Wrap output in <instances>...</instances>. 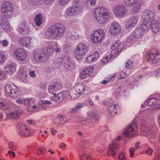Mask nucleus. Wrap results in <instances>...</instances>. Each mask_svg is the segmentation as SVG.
Returning <instances> with one entry per match:
<instances>
[{
  "label": "nucleus",
  "instance_id": "10",
  "mask_svg": "<svg viewBox=\"0 0 160 160\" xmlns=\"http://www.w3.org/2000/svg\"><path fill=\"white\" fill-rule=\"evenodd\" d=\"M13 54L17 60L21 62L25 61L28 58L27 51L22 48H18L15 49Z\"/></svg>",
  "mask_w": 160,
  "mask_h": 160
},
{
  "label": "nucleus",
  "instance_id": "62",
  "mask_svg": "<svg viewBox=\"0 0 160 160\" xmlns=\"http://www.w3.org/2000/svg\"><path fill=\"white\" fill-rule=\"evenodd\" d=\"M61 125L65 123L67 121V118L64 117H60Z\"/></svg>",
  "mask_w": 160,
  "mask_h": 160
},
{
  "label": "nucleus",
  "instance_id": "59",
  "mask_svg": "<svg viewBox=\"0 0 160 160\" xmlns=\"http://www.w3.org/2000/svg\"><path fill=\"white\" fill-rule=\"evenodd\" d=\"M115 77V74L113 75H109L107 76L106 78L108 81H113Z\"/></svg>",
  "mask_w": 160,
  "mask_h": 160
},
{
  "label": "nucleus",
  "instance_id": "27",
  "mask_svg": "<svg viewBox=\"0 0 160 160\" xmlns=\"http://www.w3.org/2000/svg\"><path fill=\"white\" fill-rule=\"evenodd\" d=\"M99 57V53L98 52L96 51L93 54L88 55L86 58L85 60L87 62L90 63L92 62H95Z\"/></svg>",
  "mask_w": 160,
  "mask_h": 160
},
{
  "label": "nucleus",
  "instance_id": "53",
  "mask_svg": "<svg viewBox=\"0 0 160 160\" xmlns=\"http://www.w3.org/2000/svg\"><path fill=\"white\" fill-rule=\"evenodd\" d=\"M118 160H127L125 153L120 152L118 155Z\"/></svg>",
  "mask_w": 160,
  "mask_h": 160
},
{
  "label": "nucleus",
  "instance_id": "36",
  "mask_svg": "<svg viewBox=\"0 0 160 160\" xmlns=\"http://www.w3.org/2000/svg\"><path fill=\"white\" fill-rule=\"evenodd\" d=\"M85 105V104L84 103H78L74 107L72 108L71 112L72 113H75L80 110Z\"/></svg>",
  "mask_w": 160,
  "mask_h": 160
},
{
  "label": "nucleus",
  "instance_id": "38",
  "mask_svg": "<svg viewBox=\"0 0 160 160\" xmlns=\"http://www.w3.org/2000/svg\"><path fill=\"white\" fill-rule=\"evenodd\" d=\"M11 105L8 103H5L0 100V108L1 109L5 110L8 109L10 108Z\"/></svg>",
  "mask_w": 160,
  "mask_h": 160
},
{
  "label": "nucleus",
  "instance_id": "50",
  "mask_svg": "<svg viewBox=\"0 0 160 160\" xmlns=\"http://www.w3.org/2000/svg\"><path fill=\"white\" fill-rule=\"evenodd\" d=\"M20 82L22 83H26L28 82L27 75L18 76Z\"/></svg>",
  "mask_w": 160,
  "mask_h": 160
},
{
  "label": "nucleus",
  "instance_id": "8",
  "mask_svg": "<svg viewBox=\"0 0 160 160\" xmlns=\"http://www.w3.org/2000/svg\"><path fill=\"white\" fill-rule=\"evenodd\" d=\"M104 35L103 30L98 29L92 32L91 36V41L94 43H100L103 39Z\"/></svg>",
  "mask_w": 160,
  "mask_h": 160
},
{
  "label": "nucleus",
  "instance_id": "44",
  "mask_svg": "<svg viewBox=\"0 0 160 160\" xmlns=\"http://www.w3.org/2000/svg\"><path fill=\"white\" fill-rule=\"evenodd\" d=\"M34 102V100L32 98L24 99V104L27 106H28L33 103Z\"/></svg>",
  "mask_w": 160,
  "mask_h": 160
},
{
  "label": "nucleus",
  "instance_id": "24",
  "mask_svg": "<svg viewBox=\"0 0 160 160\" xmlns=\"http://www.w3.org/2000/svg\"><path fill=\"white\" fill-rule=\"evenodd\" d=\"M123 48V44H121V42L119 40L116 41L111 47V48L112 49V52H114L116 53L121 51Z\"/></svg>",
  "mask_w": 160,
  "mask_h": 160
},
{
  "label": "nucleus",
  "instance_id": "64",
  "mask_svg": "<svg viewBox=\"0 0 160 160\" xmlns=\"http://www.w3.org/2000/svg\"><path fill=\"white\" fill-rule=\"evenodd\" d=\"M153 160H160V153H156Z\"/></svg>",
  "mask_w": 160,
  "mask_h": 160
},
{
  "label": "nucleus",
  "instance_id": "57",
  "mask_svg": "<svg viewBox=\"0 0 160 160\" xmlns=\"http://www.w3.org/2000/svg\"><path fill=\"white\" fill-rule=\"evenodd\" d=\"M135 150V148H130L129 149V152L130 153L129 156L131 158H133L134 157V152Z\"/></svg>",
  "mask_w": 160,
  "mask_h": 160
},
{
  "label": "nucleus",
  "instance_id": "33",
  "mask_svg": "<svg viewBox=\"0 0 160 160\" xmlns=\"http://www.w3.org/2000/svg\"><path fill=\"white\" fill-rule=\"evenodd\" d=\"M108 112L111 116H113L116 114L117 111L116 105L113 104L110 105L108 108Z\"/></svg>",
  "mask_w": 160,
  "mask_h": 160
},
{
  "label": "nucleus",
  "instance_id": "6",
  "mask_svg": "<svg viewBox=\"0 0 160 160\" xmlns=\"http://www.w3.org/2000/svg\"><path fill=\"white\" fill-rule=\"evenodd\" d=\"M139 134L137 125L133 122L129 125L124 132V135L129 138L136 137Z\"/></svg>",
  "mask_w": 160,
  "mask_h": 160
},
{
  "label": "nucleus",
  "instance_id": "21",
  "mask_svg": "<svg viewBox=\"0 0 160 160\" xmlns=\"http://www.w3.org/2000/svg\"><path fill=\"white\" fill-rule=\"evenodd\" d=\"M138 20L139 18L138 16H132L126 22L125 27L128 29L133 28L137 25Z\"/></svg>",
  "mask_w": 160,
  "mask_h": 160
},
{
  "label": "nucleus",
  "instance_id": "26",
  "mask_svg": "<svg viewBox=\"0 0 160 160\" xmlns=\"http://www.w3.org/2000/svg\"><path fill=\"white\" fill-rule=\"evenodd\" d=\"M158 99L156 98H152L146 100L145 102L146 105L148 106H156V109L160 108V105L157 104Z\"/></svg>",
  "mask_w": 160,
  "mask_h": 160
},
{
  "label": "nucleus",
  "instance_id": "41",
  "mask_svg": "<svg viewBox=\"0 0 160 160\" xmlns=\"http://www.w3.org/2000/svg\"><path fill=\"white\" fill-rule=\"evenodd\" d=\"M94 67L92 65H89L84 69L87 75L88 76L92 75L93 70Z\"/></svg>",
  "mask_w": 160,
  "mask_h": 160
},
{
  "label": "nucleus",
  "instance_id": "45",
  "mask_svg": "<svg viewBox=\"0 0 160 160\" xmlns=\"http://www.w3.org/2000/svg\"><path fill=\"white\" fill-rule=\"evenodd\" d=\"M41 0H28V3L32 6L37 5L39 4Z\"/></svg>",
  "mask_w": 160,
  "mask_h": 160
},
{
  "label": "nucleus",
  "instance_id": "11",
  "mask_svg": "<svg viewBox=\"0 0 160 160\" xmlns=\"http://www.w3.org/2000/svg\"><path fill=\"white\" fill-rule=\"evenodd\" d=\"M17 128L18 133L20 137L23 138H26L29 137L30 131L29 128L24 124L19 123L17 125Z\"/></svg>",
  "mask_w": 160,
  "mask_h": 160
},
{
  "label": "nucleus",
  "instance_id": "42",
  "mask_svg": "<svg viewBox=\"0 0 160 160\" xmlns=\"http://www.w3.org/2000/svg\"><path fill=\"white\" fill-rule=\"evenodd\" d=\"M87 114L88 116L91 119H93L95 120L98 119V115L92 111L88 112Z\"/></svg>",
  "mask_w": 160,
  "mask_h": 160
},
{
  "label": "nucleus",
  "instance_id": "63",
  "mask_svg": "<svg viewBox=\"0 0 160 160\" xmlns=\"http://www.w3.org/2000/svg\"><path fill=\"white\" fill-rule=\"evenodd\" d=\"M153 151V149L152 148L148 147L146 150V153L149 155H151Z\"/></svg>",
  "mask_w": 160,
  "mask_h": 160
},
{
  "label": "nucleus",
  "instance_id": "22",
  "mask_svg": "<svg viewBox=\"0 0 160 160\" xmlns=\"http://www.w3.org/2000/svg\"><path fill=\"white\" fill-rule=\"evenodd\" d=\"M4 69L6 74L12 75L16 71V65L12 62L7 64L4 67Z\"/></svg>",
  "mask_w": 160,
  "mask_h": 160
},
{
  "label": "nucleus",
  "instance_id": "3",
  "mask_svg": "<svg viewBox=\"0 0 160 160\" xmlns=\"http://www.w3.org/2000/svg\"><path fill=\"white\" fill-rule=\"evenodd\" d=\"M65 30L64 26L61 24H56L48 28L46 32L47 38L54 39L58 37L62 36Z\"/></svg>",
  "mask_w": 160,
  "mask_h": 160
},
{
  "label": "nucleus",
  "instance_id": "35",
  "mask_svg": "<svg viewBox=\"0 0 160 160\" xmlns=\"http://www.w3.org/2000/svg\"><path fill=\"white\" fill-rule=\"evenodd\" d=\"M0 26L5 31H8L10 29V24L7 21L5 20L4 21L2 19Z\"/></svg>",
  "mask_w": 160,
  "mask_h": 160
},
{
  "label": "nucleus",
  "instance_id": "52",
  "mask_svg": "<svg viewBox=\"0 0 160 160\" xmlns=\"http://www.w3.org/2000/svg\"><path fill=\"white\" fill-rule=\"evenodd\" d=\"M81 160H91V157L88 154H83L81 157Z\"/></svg>",
  "mask_w": 160,
  "mask_h": 160
},
{
  "label": "nucleus",
  "instance_id": "40",
  "mask_svg": "<svg viewBox=\"0 0 160 160\" xmlns=\"http://www.w3.org/2000/svg\"><path fill=\"white\" fill-rule=\"evenodd\" d=\"M65 68L68 70H71L75 68L73 63L70 61H67L65 66Z\"/></svg>",
  "mask_w": 160,
  "mask_h": 160
},
{
  "label": "nucleus",
  "instance_id": "12",
  "mask_svg": "<svg viewBox=\"0 0 160 160\" xmlns=\"http://www.w3.org/2000/svg\"><path fill=\"white\" fill-rule=\"evenodd\" d=\"M140 125V132L144 136H149L153 133L156 128L155 125L147 127L145 124L143 122H141Z\"/></svg>",
  "mask_w": 160,
  "mask_h": 160
},
{
  "label": "nucleus",
  "instance_id": "5",
  "mask_svg": "<svg viewBox=\"0 0 160 160\" xmlns=\"http://www.w3.org/2000/svg\"><path fill=\"white\" fill-rule=\"evenodd\" d=\"M13 8L11 3L9 1H5L1 7V11L3 17L6 18H9L12 15Z\"/></svg>",
  "mask_w": 160,
  "mask_h": 160
},
{
  "label": "nucleus",
  "instance_id": "14",
  "mask_svg": "<svg viewBox=\"0 0 160 160\" xmlns=\"http://www.w3.org/2000/svg\"><path fill=\"white\" fill-rule=\"evenodd\" d=\"M124 2L126 6H134L132 10L134 12H137L139 10L142 3L139 0H124Z\"/></svg>",
  "mask_w": 160,
  "mask_h": 160
},
{
  "label": "nucleus",
  "instance_id": "2",
  "mask_svg": "<svg viewBox=\"0 0 160 160\" xmlns=\"http://www.w3.org/2000/svg\"><path fill=\"white\" fill-rule=\"evenodd\" d=\"M91 92L90 88L81 82L77 83L70 91L69 95L72 99H75L82 94L88 95Z\"/></svg>",
  "mask_w": 160,
  "mask_h": 160
},
{
  "label": "nucleus",
  "instance_id": "15",
  "mask_svg": "<svg viewBox=\"0 0 160 160\" xmlns=\"http://www.w3.org/2000/svg\"><path fill=\"white\" fill-rule=\"evenodd\" d=\"M113 12L115 15L120 17L126 15L127 12L126 7L122 4L115 6Z\"/></svg>",
  "mask_w": 160,
  "mask_h": 160
},
{
  "label": "nucleus",
  "instance_id": "16",
  "mask_svg": "<svg viewBox=\"0 0 160 160\" xmlns=\"http://www.w3.org/2000/svg\"><path fill=\"white\" fill-rule=\"evenodd\" d=\"M142 17L143 20L151 23L154 22V20H156L154 18V13L149 10H146L143 12L142 14Z\"/></svg>",
  "mask_w": 160,
  "mask_h": 160
},
{
  "label": "nucleus",
  "instance_id": "28",
  "mask_svg": "<svg viewBox=\"0 0 160 160\" xmlns=\"http://www.w3.org/2000/svg\"><path fill=\"white\" fill-rule=\"evenodd\" d=\"M145 32L140 28H135L132 33V36L136 38H142Z\"/></svg>",
  "mask_w": 160,
  "mask_h": 160
},
{
  "label": "nucleus",
  "instance_id": "58",
  "mask_svg": "<svg viewBox=\"0 0 160 160\" xmlns=\"http://www.w3.org/2000/svg\"><path fill=\"white\" fill-rule=\"evenodd\" d=\"M55 46V47L54 49V50L57 53L61 52L62 50L59 46L58 45L57 43H56Z\"/></svg>",
  "mask_w": 160,
  "mask_h": 160
},
{
  "label": "nucleus",
  "instance_id": "23",
  "mask_svg": "<svg viewBox=\"0 0 160 160\" xmlns=\"http://www.w3.org/2000/svg\"><path fill=\"white\" fill-rule=\"evenodd\" d=\"M159 55V53L158 52L153 53L150 52L149 53H147V55L146 56V57L148 60H150L152 63L154 64L158 61L159 59L157 56Z\"/></svg>",
  "mask_w": 160,
  "mask_h": 160
},
{
  "label": "nucleus",
  "instance_id": "47",
  "mask_svg": "<svg viewBox=\"0 0 160 160\" xmlns=\"http://www.w3.org/2000/svg\"><path fill=\"white\" fill-rule=\"evenodd\" d=\"M6 59V56L3 52L0 51V64L3 63Z\"/></svg>",
  "mask_w": 160,
  "mask_h": 160
},
{
  "label": "nucleus",
  "instance_id": "7",
  "mask_svg": "<svg viewBox=\"0 0 160 160\" xmlns=\"http://www.w3.org/2000/svg\"><path fill=\"white\" fill-rule=\"evenodd\" d=\"M88 52V48L84 43H79L74 51L75 58L78 60H81L83 56H84Z\"/></svg>",
  "mask_w": 160,
  "mask_h": 160
},
{
  "label": "nucleus",
  "instance_id": "9",
  "mask_svg": "<svg viewBox=\"0 0 160 160\" xmlns=\"http://www.w3.org/2000/svg\"><path fill=\"white\" fill-rule=\"evenodd\" d=\"M32 55L33 61L36 63L45 62L48 60L47 54L41 50H35L33 52Z\"/></svg>",
  "mask_w": 160,
  "mask_h": 160
},
{
  "label": "nucleus",
  "instance_id": "54",
  "mask_svg": "<svg viewBox=\"0 0 160 160\" xmlns=\"http://www.w3.org/2000/svg\"><path fill=\"white\" fill-rule=\"evenodd\" d=\"M126 67L127 68L132 69L133 68L132 63L131 61L128 60L126 62Z\"/></svg>",
  "mask_w": 160,
  "mask_h": 160
},
{
  "label": "nucleus",
  "instance_id": "17",
  "mask_svg": "<svg viewBox=\"0 0 160 160\" xmlns=\"http://www.w3.org/2000/svg\"><path fill=\"white\" fill-rule=\"evenodd\" d=\"M121 31V27L120 25L116 22H114L111 24L109 32L112 35L115 36L118 34Z\"/></svg>",
  "mask_w": 160,
  "mask_h": 160
},
{
  "label": "nucleus",
  "instance_id": "18",
  "mask_svg": "<svg viewBox=\"0 0 160 160\" xmlns=\"http://www.w3.org/2000/svg\"><path fill=\"white\" fill-rule=\"evenodd\" d=\"M119 147V145L116 141L113 142L109 145L107 152V154L112 156H115Z\"/></svg>",
  "mask_w": 160,
  "mask_h": 160
},
{
  "label": "nucleus",
  "instance_id": "61",
  "mask_svg": "<svg viewBox=\"0 0 160 160\" xmlns=\"http://www.w3.org/2000/svg\"><path fill=\"white\" fill-rule=\"evenodd\" d=\"M53 122L56 125H61L60 117L55 118L53 120Z\"/></svg>",
  "mask_w": 160,
  "mask_h": 160
},
{
  "label": "nucleus",
  "instance_id": "51",
  "mask_svg": "<svg viewBox=\"0 0 160 160\" xmlns=\"http://www.w3.org/2000/svg\"><path fill=\"white\" fill-rule=\"evenodd\" d=\"M46 151V150L43 148H39L37 150V154L38 155L40 156L42 154H44Z\"/></svg>",
  "mask_w": 160,
  "mask_h": 160
},
{
  "label": "nucleus",
  "instance_id": "1",
  "mask_svg": "<svg viewBox=\"0 0 160 160\" xmlns=\"http://www.w3.org/2000/svg\"><path fill=\"white\" fill-rule=\"evenodd\" d=\"M94 18L97 23L100 24L106 23L110 18L109 11L105 7H98L94 11Z\"/></svg>",
  "mask_w": 160,
  "mask_h": 160
},
{
  "label": "nucleus",
  "instance_id": "55",
  "mask_svg": "<svg viewBox=\"0 0 160 160\" xmlns=\"http://www.w3.org/2000/svg\"><path fill=\"white\" fill-rule=\"evenodd\" d=\"M88 77V76L87 75L86 72L84 70L83 71L81 72L79 74L80 78L82 79H85Z\"/></svg>",
  "mask_w": 160,
  "mask_h": 160
},
{
  "label": "nucleus",
  "instance_id": "49",
  "mask_svg": "<svg viewBox=\"0 0 160 160\" xmlns=\"http://www.w3.org/2000/svg\"><path fill=\"white\" fill-rule=\"evenodd\" d=\"M20 82L22 83H26L28 82L27 75L18 76Z\"/></svg>",
  "mask_w": 160,
  "mask_h": 160
},
{
  "label": "nucleus",
  "instance_id": "34",
  "mask_svg": "<svg viewBox=\"0 0 160 160\" xmlns=\"http://www.w3.org/2000/svg\"><path fill=\"white\" fill-rule=\"evenodd\" d=\"M34 20L37 25L40 26L42 23L43 18L42 15L39 13L35 17Z\"/></svg>",
  "mask_w": 160,
  "mask_h": 160
},
{
  "label": "nucleus",
  "instance_id": "31",
  "mask_svg": "<svg viewBox=\"0 0 160 160\" xmlns=\"http://www.w3.org/2000/svg\"><path fill=\"white\" fill-rule=\"evenodd\" d=\"M6 115L8 118L17 119L19 118L20 114L18 111H14L7 112Z\"/></svg>",
  "mask_w": 160,
  "mask_h": 160
},
{
  "label": "nucleus",
  "instance_id": "20",
  "mask_svg": "<svg viewBox=\"0 0 160 160\" xmlns=\"http://www.w3.org/2000/svg\"><path fill=\"white\" fill-rule=\"evenodd\" d=\"M32 38L30 36H27L20 38L18 42L20 44L28 49H30L31 47V41Z\"/></svg>",
  "mask_w": 160,
  "mask_h": 160
},
{
  "label": "nucleus",
  "instance_id": "25",
  "mask_svg": "<svg viewBox=\"0 0 160 160\" xmlns=\"http://www.w3.org/2000/svg\"><path fill=\"white\" fill-rule=\"evenodd\" d=\"M66 97L65 92L58 93L57 95L54 94L52 98V101L57 103L60 102Z\"/></svg>",
  "mask_w": 160,
  "mask_h": 160
},
{
  "label": "nucleus",
  "instance_id": "60",
  "mask_svg": "<svg viewBox=\"0 0 160 160\" xmlns=\"http://www.w3.org/2000/svg\"><path fill=\"white\" fill-rule=\"evenodd\" d=\"M72 39L74 40L77 39L79 37V34L75 32L72 31Z\"/></svg>",
  "mask_w": 160,
  "mask_h": 160
},
{
  "label": "nucleus",
  "instance_id": "29",
  "mask_svg": "<svg viewBox=\"0 0 160 160\" xmlns=\"http://www.w3.org/2000/svg\"><path fill=\"white\" fill-rule=\"evenodd\" d=\"M61 88V84L58 82L54 83L49 86L48 89L49 93L54 95V92L58 91Z\"/></svg>",
  "mask_w": 160,
  "mask_h": 160
},
{
  "label": "nucleus",
  "instance_id": "39",
  "mask_svg": "<svg viewBox=\"0 0 160 160\" xmlns=\"http://www.w3.org/2000/svg\"><path fill=\"white\" fill-rule=\"evenodd\" d=\"M27 68L25 67L22 66L20 67L18 72V76L27 75Z\"/></svg>",
  "mask_w": 160,
  "mask_h": 160
},
{
  "label": "nucleus",
  "instance_id": "48",
  "mask_svg": "<svg viewBox=\"0 0 160 160\" xmlns=\"http://www.w3.org/2000/svg\"><path fill=\"white\" fill-rule=\"evenodd\" d=\"M71 0H58V4L61 6H63L68 4Z\"/></svg>",
  "mask_w": 160,
  "mask_h": 160
},
{
  "label": "nucleus",
  "instance_id": "32",
  "mask_svg": "<svg viewBox=\"0 0 160 160\" xmlns=\"http://www.w3.org/2000/svg\"><path fill=\"white\" fill-rule=\"evenodd\" d=\"M151 23L145 21L143 20L142 23L140 27L142 31L144 32L148 30L150 28Z\"/></svg>",
  "mask_w": 160,
  "mask_h": 160
},
{
  "label": "nucleus",
  "instance_id": "46",
  "mask_svg": "<svg viewBox=\"0 0 160 160\" xmlns=\"http://www.w3.org/2000/svg\"><path fill=\"white\" fill-rule=\"evenodd\" d=\"M7 78L6 72L5 71L0 70V80H5Z\"/></svg>",
  "mask_w": 160,
  "mask_h": 160
},
{
  "label": "nucleus",
  "instance_id": "13",
  "mask_svg": "<svg viewBox=\"0 0 160 160\" xmlns=\"http://www.w3.org/2000/svg\"><path fill=\"white\" fill-rule=\"evenodd\" d=\"M82 11V7L81 6L72 5L67 9L66 13L68 16H72L79 14Z\"/></svg>",
  "mask_w": 160,
  "mask_h": 160
},
{
  "label": "nucleus",
  "instance_id": "43",
  "mask_svg": "<svg viewBox=\"0 0 160 160\" xmlns=\"http://www.w3.org/2000/svg\"><path fill=\"white\" fill-rule=\"evenodd\" d=\"M53 47L52 44H49L48 46L46 48V51L47 53H46L47 55H52L54 52Z\"/></svg>",
  "mask_w": 160,
  "mask_h": 160
},
{
  "label": "nucleus",
  "instance_id": "4",
  "mask_svg": "<svg viewBox=\"0 0 160 160\" xmlns=\"http://www.w3.org/2000/svg\"><path fill=\"white\" fill-rule=\"evenodd\" d=\"M5 95L8 97L16 98L19 96L21 93V89L13 84H6L4 87Z\"/></svg>",
  "mask_w": 160,
  "mask_h": 160
},
{
  "label": "nucleus",
  "instance_id": "19",
  "mask_svg": "<svg viewBox=\"0 0 160 160\" xmlns=\"http://www.w3.org/2000/svg\"><path fill=\"white\" fill-rule=\"evenodd\" d=\"M18 29L19 33L22 35L27 34L29 32V29L28 23L26 21H23L19 25Z\"/></svg>",
  "mask_w": 160,
  "mask_h": 160
},
{
  "label": "nucleus",
  "instance_id": "37",
  "mask_svg": "<svg viewBox=\"0 0 160 160\" xmlns=\"http://www.w3.org/2000/svg\"><path fill=\"white\" fill-rule=\"evenodd\" d=\"M92 120L91 119H84L82 120L81 121V123L83 125H87L89 128L93 127V125L91 122Z\"/></svg>",
  "mask_w": 160,
  "mask_h": 160
},
{
  "label": "nucleus",
  "instance_id": "30",
  "mask_svg": "<svg viewBox=\"0 0 160 160\" xmlns=\"http://www.w3.org/2000/svg\"><path fill=\"white\" fill-rule=\"evenodd\" d=\"M159 26V24L157 20H154V22L151 23L150 28L151 30L155 33H157L158 32Z\"/></svg>",
  "mask_w": 160,
  "mask_h": 160
},
{
  "label": "nucleus",
  "instance_id": "56",
  "mask_svg": "<svg viewBox=\"0 0 160 160\" xmlns=\"http://www.w3.org/2000/svg\"><path fill=\"white\" fill-rule=\"evenodd\" d=\"M111 58V55H109L107 56L106 57H104L102 59L101 62L102 63H105L108 61H110Z\"/></svg>",
  "mask_w": 160,
  "mask_h": 160
}]
</instances>
